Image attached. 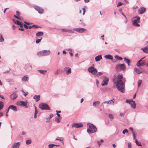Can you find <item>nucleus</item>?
Here are the masks:
<instances>
[{
    "label": "nucleus",
    "mask_w": 148,
    "mask_h": 148,
    "mask_svg": "<svg viewBox=\"0 0 148 148\" xmlns=\"http://www.w3.org/2000/svg\"><path fill=\"white\" fill-rule=\"evenodd\" d=\"M68 32L72 34L74 33V32L73 31L70 30H69Z\"/></svg>",
    "instance_id": "nucleus-54"
},
{
    "label": "nucleus",
    "mask_w": 148,
    "mask_h": 148,
    "mask_svg": "<svg viewBox=\"0 0 148 148\" xmlns=\"http://www.w3.org/2000/svg\"><path fill=\"white\" fill-rule=\"evenodd\" d=\"M130 103L132 108L134 109H135L136 108V105L134 101L131 100V102H130Z\"/></svg>",
    "instance_id": "nucleus-18"
},
{
    "label": "nucleus",
    "mask_w": 148,
    "mask_h": 148,
    "mask_svg": "<svg viewBox=\"0 0 148 148\" xmlns=\"http://www.w3.org/2000/svg\"><path fill=\"white\" fill-rule=\"evenodd\" d=\"M128 132H128V130L127 129H125L123 131L122 133H123V134H125V133H128Z\"/></svg>",
    "instance_id": "nucleus-44"
},
{
    "label": "nucleus",
    "mask_w": 148,
    "mask_h": 148,
    "mask_svg": "<svg viewBox=\"0 0 148 148\" xmlns=\"http://www.w3.org/2000/svg\"><path fill=\"white\" fill-rule=\"evenodd\" d=\"M61 120L58 117L56 118L55 121H57L58 123H59L60 121Z\"/></svg>",
    "instance_id": "nucleus-40"
},
{
    "label": "nucleus",
    "mask_w": 148,
    "mask_h": 148,
    "mask_svg": "<svg viewBox=\"0 0 148 148\" xmlns=\"http://www.w3.org/2000/svg\"><path fill=\"white\" fill-rule=\"evenodd\" d=\"M32 66L31 65L29 64H27L25 66L26 69H31L32 68Z\"/></svg>",
    "instance_id": "nucleus-37"
},
{
    "label": "nucleus",
    "mask_w": 148,
    "mask_h": 148,
    "mask_svg": "<svg viewBox=\"0 0 148 148\" xmlns=\"http://www.w3.org/2000/svg\"><path fill=\"white\" fill-rule=\"evenodd\" d=\"M17 105L18 106L20 105L21 106H23L25 107V108L28 107V106L27 104V103L26 102L23 101H20L18 102Z\"/></svg>",
    "instance_id": "nucleus-13"
},
{
    "label": "nucleus",
    "mask_w": 148,
    "mask_h": 148,
    "mask_svg": "<svg viewBox=\"0 0 148 148\" xmlns=\"http://www.w3.org/2000/svg\"><path fill=\"white\" fill-rule=\"evenodd\" d=\"M4 40V39L3 37L2 34H0V42H2Z\"/></svg>",
    "instance_id": "nucleus-34"
},
{
    "label": "nucleus",
    "mask_w": 148,
    "mask_h": 148,
    "mask_svg": "<svg viewBox=\"0 0 148 148\" xmlns=\"http://www.w3.org/2000/svg\"><path fill=\"white\" fill-rule=\"evenodd\" d=\"M82 10H83V15H84L85 14V9L84 8H82Z\"/></svg>",
    "instance_id": "nucleus-55"
},
{
    "label": "nucleus",
    "mask_w": 148,
    "mask_h": 148,
    "mask_svg": "<svg viewBox=\"0 0 148 148\" xmlns=\"http://www.w3.org/2000/svg\"><path fill=\"white\" fill-rule=\"evenodd\" d=\"M102 59V56L100 55L96 56L95 58V60L96 62H98Z\"/></svg>",
    "instance_id": "nucleus-20"
},
{
    "label": "nucleus",
    "mask_w": 148,
    "mask_h": 148,
    "mask_svg": "<svg viewBox=\"0 0 148 148\" xmlns=\"http://www.w3.org/2000/svg\"><path fill=\"white\" fill-rule=\"evenodd\" d=\"M54 146V144H49L48 145V147H49V148H53Z\"/></svg>",
    "instance_id": "nucleus-45"
},
{
    "label": "nucleus",
    "mask_w": 148,
    "mask_h": 148,
    "mask_svg": "<svg viewBox=\"0 0 148 148\" xmlns=\"http://www.w3.org/2000/svg\"><path fill=\"white\" fill-rule=\"evenodd\" d=\"M88 72L92 75H95L97 73V70L92 66L89 67L88 69Z\"/></svg>",
    "instance_id": "nucleus-3"
},
{
    "label": "nucleus",
    "mask_w": 148,
    "mask_h": 148,
    "mask_svg": "<svg viewBox=\"0 0 148 148\" xmlns=\"http://www.w3.org/2000/svg\"><path fill=\"white\" fill-rule=\"evenodd\" d=\"M135 18L136 19L133 21V25L137 27H139L140 26V25L138 23V22L139 23L140 18L139 16H136L135 17Z\"/></svg>",
    "instance_id": "nucleus-8"
},
{
    "label": "nucleus",
    "mask_w": 148,
    "mask_h": 148,
    "mask_svg": "<svg viewBox=\"0 0 148 148\" xmlns=\"http://www.w3.org/2000/svg\"><path fill=\"white\" fill-rule=\"evenodd\" d=\"M83 124L81 123H74L72 124V127H75L76 128H78L81 127L83 126Z\"/></svg>",
    "instance_id": "nucleus-10"
},
{
    "label": "nucleus",
    "mask_w": 148,
    "mask_h": 148,
    "mask_svg": "<svg viewBox=\"0 0 148 148\" xmlns=\"http://www.w3.org/2000/svg\"><path fill=\"white\" fill-rule=\"evenodd\" d=\"M43 33L42 32H39L36 34L37 36L39 37L43 35Z\"/></svg>",
    "instance_id": "nucleus-28"
},
{
    "label": "nucleus",
    "mask_w": 148,
    "mask_h": 148,
    "mask_svg": "<svg viewBox=\"0 0 148 148\" xmlns=\"http://www.w3.org/2000/svg\"><path fill=\"white\" fill-rule=\"evenodd\" d=\"M115 57L116 60H122L123 59L121 57H120L117 55H116L115 56Z\"/></svg>",
    "instance_id": "nucleus-31"
},
{
    "label": "nucleus",
    "mask_w": 148,
    "mask_h": 148,
    "mask_svg": "<svg viewBox=\"0 0 148 148\" xmlns=\"http://www.w3.org/2000/svg\"><path fill=\"white\" fill-rule=\"evenodd\" d=\"M87 125L88 126L89 129H88L87 132L89 134H91L96 132L97 131V128L96 127L92 124L88 123Z\"/></svg>",
    "instance_id": "nucleus-2"
},
{
    "label": "nucleus",
    "mask_w": 148,
    "mask_h": 148,
    "mask_svg": "<svg viewBox=\"0 0 148 148\" xmlns=\"http://www.w3.org/2000/svg\"><path fill=\"white\" fill-rule=\"evenodd\" d=\"M39 107L42 110H50L48 105L46 103H42L39 105Z\"/></svg>",
    "instance_id": "nucleus-4"
},
{
    "label": "nucleus",
    "mask_w": 148,
    "mask_h": 148,
    "mask_svg": "<svg viewBox=\"0 0 148 148\" xmlns=\"http://www.w3.org/2000/svg\"><path fill=\"white\" fill-rule=\"evenodd\" d=\"M16 15L18 16H19L20 15V12L18 11H16Z\"/></svg>",
    "instance_id": "nucleus-50"
},
{
    "label": "nucleus",
    "mask_w": 148,
    "mask_h": 148,
    "mask_svg": "<svg viewBox=\"0 0 148 148\" xmlns=\"http://www.w3.org/2000/svg\"><path fill=\"white\" fill-rule=\"evenodd\" d=\"M104 57L106 59L110 60L113 59V57L110 54H107L105 55Z\"/></svg>",
    "instance_id": "nucleus-21"
},
{
    "label": "nucleus",
    "mask_w": 148,
    "mask_h": 148,
    "mask_svg": "<svg viewBox=\"0 0 148 148\" xmlns=\"http://www.w3.org/2000/svg\"><path fill=\"white\" fill-rule=\"evenodd\" d=\"M21 91L23 92V95L25 96H26L28 94V92L25 93L23 90H21Z\"/></svg>",
    "instance_id": "nucleus-43"
},
{
    "label": "nucleus",
    "mask_w": 148,
    "mask_h": 148,
    "mask_svg": "<svg viewBox=\"0 0 148 148\" xmlns=\"http://www.w3.org/2000/svg\"><path fill=\"white\" fill-rule=\"evenodd\" d=\"M12 21L15 24H16V21L15 19H12Z\"/></svg>",
    "instance_id": "nucleus-61"
},
{
    "label": "nucleus",
    "mask_w": 148,
    "mask_h": 148,
    "mask_svg": "<svg viewBox=\"0 0 148 148\" xmlns=\"http://www.w3.org/2000/svg\"><path fill=\"white\" fill-rule=\"evenodd\" d=\"M123 59L125 63L127 64L128 66H130V60L129 59L125 57Z\"/></svg>",
    "instance_id": "nucleus-22"
},
{
    "label": "nucleus",
    "mask_w": 148,
    "mask_h": 148,
    "mask_svg": "<svg viewBox=\"0 0 148 148\" xmlns=\"http://www.w3.org/2000/svg\"><path fill=\"white\" fill-rule=\"evenodd\" d=\"M145 58L143 57L141 59L137 62L136 65L138 66H142L145 65V62L144 61H142V60Z\"/></svg>",
    "instance_id": "nucleus-12"
},
{
    "label": "nucleus",
    "mask_w": 148,
    "mask_h": 148,
    "mask_svg": "<svg viewBox=\"0 0 148 148\" xmlns=\"http://www.w3.org/2000/svg\"><path fill=\"white\" fill-rule=\"evenodd\" d=\"M113 81L114 84H116V88L119 91L123 93L125 92V82L122 74L119 73L117 76L114 75Z\"/></svg>",
    "instance_id": "nucleus-1"
},
{
    "label": "nucleus",
    "mask_w": 148,
    "mask_h": 148,
    "mask_svg": "<svg viewBox=\"0 0 148 148\" xmlns=\"http://www.w3.org/2000/svg\"><path fill=\"white\" fill-rule=\"evenodd\" d=\"M73 30L76 31L79 33H83L86 30V29L82 28H75Z\"/></svg>",
    "instance_id": "nucleus-11"
},
{
    "label": "nucleus",
    "mask_w": 148,
    "mask_h": 148,
    "mask_svg": "<svg viewBox=\"0 0 148 148\" xmlns=\"http://www.w3.org/2000/svg\"><path fill=\"white\" fill-rule=\"evenodd\" d=\"M18 29H19V30H21V31H24V29H23V28H19Z\"/></svg>",
    "instance_id": "nucleus-63"
},
{
    "label": "nucleus",
    "mask_w": 148,
    "mask_h": 148,
    "mask_svg": "<svg viewBox=\"0 0 148 148\" xmlns=\"http://www.w3.org/2000/svg\"><path fill=\"white\" fill-rule=\"evenodd\" d=\"M24 27H25L26 29H28V27L27 26V25H26V24H24L23 25Z\"/></svg>",
    "instance_id": "nucleus-58"
},
{
    "label": "nucleus",
    "mask_w": 148,
    "mask_h": 148,
    "mask_svg": "<svg viewBox=\"0 0 148 148\" xmlns=\"http://www.w3.org/2000/svg\"><path fill=\"white\" fill-rule=\"evenodd\" d=\"M42 39V38H41L40 39H38L36 40V43L37 44L39 43L40 42Z\"/></svg>",
    "instance_id": "nucleus-42"
},
{
    "label": "nucleus",
    "mask_w": 148,
    "mask_h": 148,
    "mask_svg": "<svg viewBox=\"0 0 148 148\" xmlns=\"http://www.w3.org/2000/svg\"><path fill=\"white\" fill-rule=\"evenodd\" d=\"M128 148H131V144L130 142L128 143Z\"/></svg>",
    "instance_id": "nucleus-49"
},
{
    "label": "nucleus",
    "mask_w": 148,
    "mask_h": 148,
    "mask_svg": "<svg viewBox=\"0 0 148 148\" xmlns=\"http://www.w3.org/2000/svg\"><path fill=\"white\" fill-rule=\"evenodd\" d=\"M114 98H112V99L110 100L107 101V104H110L112 103H114Z\"/></svg>",
    "instance_id": "nucleus-32"
},
{
    "label": "nucleus",
    "mask_w": 148,
    "mask_h": 148,
    "mask_svg": "<svg viewBox=\"0 0 148 148\" xmlns=\"http://www.w3.org/2000/svg\"><path fill=\"white\" fill-rule=\"evenodd\" d=\"M135 142L136 145L138 146H142L140 142L137 141V139H136Z\"/></svg>",
    "instance_id": "nucleus-35"
},
{
    "label": "nucleus",
    "mask_w": 148,
    "mask_h": 148,
    "mask_svg": "<svg viewBox=\"0 0 148 148\" xmlns=\"http://www.w3.org/2000/svg\"><path fill=\"white\" fill-rule=\"evenodd\" d=\"M50 50H44L37 52V54L40 56H46L50 54Z\"/></svg>",
    "instance_id": "nucleus-5"
},
{
    "label": "nucleus",
    "mask_w": 148,
    "mask_h": 148,
    "mask_svg": "<svg viewBox=\"0 0 148 148\" xmlns=\"http://www.w3.org/2000/svg\"><path fill=\"white\" fill-rule=\"evenodd\" d=\"M19 20L23 19V18L21 16H18L17 18Z\"/></svg>",
    "instance_id": "nucleus-53"
},
{
    "label": "nucleus",
    "mask_w": 148,
    "mask_h": 148,
    "mask_svg": "<svg viewBox=\"0 0 148 148\" xmlns=\"http://www.w3.org/2000/svg\"><path fill=\"white\" fill-rule=\"evenodd\" d=\"M100 103V102L99 101H95L94 102L92 105L93 106H97L99 105Z\"/></svg>",
    "instance_id": "nucleus-30"
},
{
    "label": "nucleus",
    "mask_w": 148,
    "mask_h": 148,
    "mask_svg": "<svg viewBox=\"0 0 148 148\" xmlns=\"http://www.w3.org/2000/svg\"><path fill=\"white\" fill-rule=\"evenodd\" d=\"M115 68L116 69H119L120 70L124 71L126 69V68L124 64H119L116 65Z\"/></svg>",
    "instance_id": "nucleus-6"
},
{
    "label": "nucleus",
    "mask_w": 148,
    "mask_h": 148,
    "mask_svg": "<svg viewBox=\"0 0 148 148\" xmlns=\"http://www.w3.org/2000/svg\"><path fill=\"white\" fill-rule=\"evenodd\" d=\"M29 79V77L27 75L23 76L22 79V80L24 82H27Z\"/></svg>",
    "instance_id": "nucleus-24"
},
{
    "label": "nucleus",
    "mask_w": 148,
    "mask_h": 148,
    "mask_svg": "<svg viewBox=\"0 0 148 148\" xmlns=\"http://www.w3.org/2000/svg\"><path fill=\"white\" fill-rule=\"evenodd\" d=\"M3 106V103L2 101H0V110L2 109Z\"/></svg>",
    "instance_id": "nucleus-36"
},
{
    "label": "nucleus",
    "mask_w": 148,
    "mask_h": 148,
    "mask_svg": "<svg viewBox=\"0 0 148 148\" xmlns=\"http://www.w3.org/2000/svg\"><path fill=\"white\" fill-rule=\"evenodd\" d=\"M69 30V29H64V28L62 29H61L62 31L65 32H68Z\"/></svg>",
    "instance_id": "nucleus-48"
},
{
    "label": "nucleus",
    "mask_w": 148,
    "mask_h": 148,
    "mask_svg": "<svg viewBox=\"0 0 148 148\" xmlns=\"http://www.w3.org/2000/svg\"><path fill=\"white\" fill-rule=\"evenodd\" d=\"M108 116L109 117L110 119L111 120H113L114 118V116L112 114H107Z\"/></svg>",
    "instance_id": "nucleus-33"
},
{
    "label": "nucleus",
    "mask_w": 148,
    "mask_h": 148,
    "mask_svg": "<svg viewBox=\"0 0 148 148\" xmlns=\"http://www.w3.org/2000/svg\"><path fill=\"white\" fill-rule=\"evenodd\" d=\"M124 114H125L124 113H120V115L121 116H124Z\"/></svg>",
    "instance_id": "nucleus-59"
},
{
    "label": "nucleus",
    "mask_w": 148,
    "mask_h": 148,
    "mask_svg": "<svg viewBox=\"0 0 148 148\" xmlns=\"http://www.w3.org/2000/svg\"><path fill=\"white\" fill-rule=\"evenodd\" d=\"M97 73V75H96V76H100L103 74V72H99Z\"/></svg>",
    "instance_id": "nucleus-39"
},
{
    "label": "nucleus",
    "mask_w": 148,
    "mask_h": 148,
    "mask_svg": "<svg viewBox=\"0 0 148 148\" xmlns=\"http://www.w3.org/2000/svg\"><path fill=\"white\" fill-rule=\"evenodd\" d=\"M34 9L37 11H38V12L42 14L44 10L42 8H41L40 7H39L38 6L35 5L34 6Z\"/></svg>",
    "instance_id": "nucleus-9"
},
{
    "label": "nucleus",
    "mask_w": 148,
    "mask_h": 148,
    "mask_svg": "<svg viewBox=\"0 0 148 148\" xmlns=\"http://www.w3.org/2000/svg\"><path fill=\"white\" fill-rule=\"evenodd\" d=\"M37 113H38L37 110H36L35 111L34 115V118H37Z\"/></svg>",
    "instance_id": "nucleus-41"
},
{
    "label": "nucleus",
    "mask_w": 148,
    "mask_h": 148,
    "mask_svg": "<svg viewBox=\"0 0 148 148\" xmlns=\"http://www.w3.org/2000/svg\"><path fill=\"white\" fill-rule=\"evenodd\" d=\"M38 71H39L40 73L43 75H45L46 74L47 71L46 70H38Z\"/></svg>",
    "instance_id": "nucleus-26"
},
{
    "label": "nucleus",
    "mask_w": 148,
    "mask_h": 148,
    "mask_svg": "<svg viewBox=\"0 0 148 148\" xmlns=\"http://www.w3.org/2000/svg\"><path fill=\"white\" fill-rule=\"evenodd\" d=\"M64 70L66 71V73L67 75H69L71 73V69L69 67H65Z\"/></svg>",
    "instance_id": "nucleus-14"
},
{
    "label": "nucleus",
    "mask_w": 148,
    "mask_h": 148,
    "mask_svg": "<svg viewBox=\"0 0 148 148\" xmlns=\"http://www.w3.org/2000/svg\"><path fill=\"white\" fill-rule=\"evenodd\" d=\"M135 71L138 74H140L142 73V71L141 70H140L136 68L134 69Z\"/></svg>",
    "instance_id": "nucleus-27"
},
{
    "label": "nucleus",
    "mask_w": 148,
    "mask_h": 148,
    "mask_svg": "<svg viewBox=\"0 0 148 148\" xmlns=\"http://www.w3.org/2000/svg\"><path fill=\"white\" fill-rule=\"evenodd\" d=\"M97 143L98 144V145H99V146L101 144V143L100 142V141H97Z\"/></svg>",
    "instance_id": "nucleus-64"
},
{
    "label": "nucleus",
    "mask_w": 148,
    "mask_h": 148,
    "mask_svg": "<svg viewBox=\"0 0 148 148\" xmlns=\"http://www.w3.org/2000/svg\"><path fill=\"white\" fill-rule=\"evenodd\" d=\"M32 143V140L31 139L27 140L26 141V143L27 145H29Z\"/></svg>",
    "instance_id": "nucleus-38"
},
{
    "label": "nucleus",
    "mask_w": 148,
    "mask_h": 148,
    "mask_svg": "<svg viewBox=\"0 0 148 148\" xmlns=\"http://www.w3.org/2000/svg\"><path fill=\"white\" fill-rule=\"evenodd\" d=\"M36 25H33L32 26H29L28 27L29 29H30L33 27H34V26H35Z\"/></svg>",
    "instance_id": "nucleus-56"
},
{
    "label": "nucleus",
    "mask_w": 148,
    "mask_h": 148,
    "mask_svg": "<svg viewBox=\"0 0 148 148\" xmlns=\"http://www.w3.org/2000/svg\"><path fill=\"white\" fill-rule=\"evenodd\" d=\"M104 79L103 81L101 83V85L102 86H105L107 85L109 82V79L108 77L106 76H103Z\"/></svg>",
    "instance_id": "nucleus-7"
},
{
    "label": "nucleus",
    "mask_w": 148,
    "mask_h": 148,
    "mask_svg": "<svg viewBox=\"0 0 148 148\" xmlns=\"http://www.w3.org/2000/svg\"><path fill=\"white\" fill-rule=\"evenodd\" d=\"M53 116V115L52 114H50L49 117L46 118L47 120L46 121L47 122H49L50 121V119Z\"/></svg>",
    "instance_id": "nucleus-29"
},
{
    "label": "nucleus",
    "mask_w": 148,
    "mask_h": 148,
    "mask_svg": "<svg viewBox=\"0 0 148 148\" xmlns=\"http://www.w3.org/2000/svg\"><path fill=\"white\" fill-rule=\"evenodd\" d=\"M123 4V3L121 2H118L117 4V7H119V6H120L121 5H122Z\"/></svg>",
    "instance_id": "nucleus-46"
},
{
    "label": "nucleus",
    "mask_w": 148,
    "mask_h": 148,
    "mask_svg": "<svg viewBox=\"0 0 148 148\" xmlns=\"http://www.w3.org/2000/svg\"><path fill=\"white\" fill-rule=\"evenodd\" d=\"M40 95H35L34 97L33 98L34 99H36V102L38 101H39L40 99Z\"/></svg>",
    "instance_id": "nucleus-25"
},
{
    "label": "nucleus",
    "mask_w": 148,
    "mask_h": 148,
    "mask_svg": "<svg viewBox=\"0 0 148 148\" xmlns=\"http://www.w3.org/2000/svg\"><path fill=\"white\" fill-rule=\"evenodd\" d=\"M21 145V143L18 142L14 143L12 146V148H18Z\"/></svg>",
    "instance_id": "nucleus-16"
},
{
    "label": "nucleus",
    "mask_w": 148,
    "mask_h": 148,
    "mask_svg": "<svg viewBox=\"0 0 148 148\" xmlns=\"http://www.w3.org/2000/svg\"><path fill=\"white\" fill-rule=\"evenodd\" d=\"M132 134H133V136L134 137V139L135 138V134H134V132H132Z\"/></svg>",
    "instance_id": "nucleus-60"
},
{
    "label": "nucleus",
    "mask_w": 148,
    "mask_h": 148,
    "mask_svg": "<svg viewBox=\"0 0 148 148\" xmlns=\"http://www.w3.org/2000/svg\"><path fill=\"white\" fill-rule=\"evenodd\" d=\"M19 25L20 26V27H22L23 26V24L22 23H21Z\"/></svg>",
    "instance_id": "nucleus-62"
},
{
    "label": "nucleus",
    "mask_w": 148,
    "mask_h": 148,
    "mask_svg": "<svg viewBox=\"0 0 148 148\" xmlns=\"http://www.w3.org/2000/svg\"><path fill=\"white\" fill-rule=\"evenodd\" d=\"M141 49L143 50V51L146 53L148 52V45L146 46L145 47L142 48Z\"/></svg>",
    "instance_id": "nucleus-23"
},
{
    "label": "nucleus",
    "mask_w": 148,
    "mask_h": 148,
    "mask_svg": "<svg viewBox=\"0 0 148 148\" xmlns=\"http://www.w3.org/2000/svg\"><path fill=\"white\" fill-rule=\"evenodd\" d=\"M146 10V9L144 7H141L138 10V13L140 14H142L145 12Z\"/></svg>",
    "instance_id": "nucleus-15"
},
{
    "label": "nucleus",
    "mask_w": 148,
    "mask_h": 148,
    "mask_svg": "<svg viewBox=\"0 0 148 148\" xmlns=\"http://www.w3.org/2000/svg\"><path fill=\"white\" fill-rule=\"evenodd\" d=\"M9 109H11L14 111H16L17 109L16 107L14 105H10L9 107Z\"/></svg>",
    "instance_id": "nucleus-19"
},
{
    "label": "nucleus",
    "mask_w": 148,
    "mask_h": 148,
    "mask_svg": "<svg viewBox=\"0 0 148 148\" xmlns=\"http://www.w3.org/2000/svg\"><path fill=\"white\" fill-rule=\"evenodd\" d=\"M59 70H58V69L57 70V71H56L55 72L54 74L55 75H58V74Z\"/></svg>",
    "instance_id": "nucleus-57"
},
{
    "label": "nucleus",
    "mask_w": 148,
    "mask_h": 148,
    "mask_svg": "<svg viewBox=\"0 0 148 148\" xmlns=\"http://www.w3.org/2000/svg\"><path fill=\"white\" fill-rule=\"evenodd\" d=\"M18 96L16 95V92H14L12 94L10 95L11 99H16L17 97Z\"/></svg>",
    "instance_id": "nucleus-17"
},
{
    "label": "nucleus",
    "mask_w": 148,
    "mask_h": 148,
    "mask_svg": "<svg viewBox=\"0 0 148 148\" xmlns=\"http://www.w3.org/2000/svg\"><path fill=\"white\" fill-rule=\"evenodd\" d=\"M16 24H17L18 25H20L21 23V22H20L19 21H18V20H16Z\"/></svg>",
    "instance_id": "nucleus-52"
},
{
    "label": "nucleus",
    "mask_w": 148,
    "mask_h": 148,
    "mask_svg": "<svg viewBox=\"0 0 148 148\" xmlns=\"http://www.w3.org/2000/svg\"><path fill=\"white\" fill-rule=\"evenodd\" d=\"M141 81L140 80H139L138 82V86L139 87L141 85Z\"/></svg>",
    "instance_id": "nucleus-47"
},
{
    "label": "nucleus",
    "mask_w": 148,
    "mask_h": 148,
    "mask_svg": "<svg viewBox=\"0 0 148 148\" xmlns=\"http://www.w3.org/2000/svg\"><path fill=\"white\" fill-rule=\"evenodd\" d=\"M131 100H129L128 99H127L126 101H125V102L126 103H128L129 104H130V102H131Z\"/></svg>",
    "instance_id": "nucleus-51"
}]
</instances>
